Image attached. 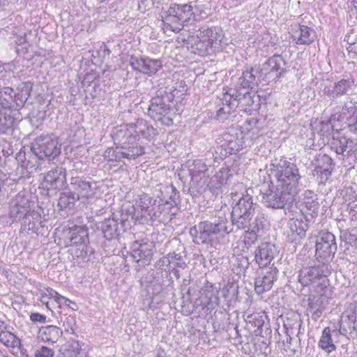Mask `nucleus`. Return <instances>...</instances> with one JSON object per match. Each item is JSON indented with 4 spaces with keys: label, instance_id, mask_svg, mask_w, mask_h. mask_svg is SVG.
I'll return each mask as SVG.
<instances>
[{
    "label": "nucleus",
    "instance_id": "f257e3e1",
    "mask_svg": "<svg viewBox=\"0 0 357 357\" xmlns=\"http://www.w3.org/2000/svg\"><path fill=\"white\" fill-rule=\"evenodd\" d=\"M268 188L262 195L266 207L283 208L293 203L300 190L301 176L296 165L284 158L275 159L266 166Z\"/></svg>",
    "mask_w": 357,
    "mask_h": 357
},
{
    "label": "nucleus",
    "instance_id": "f03ea898",
    "mask_svg": "<svg viewBox=\"0 0 357 357\" xmlns=\"http://www.w3.org/2000/svg\"><path fill=\"white\" fill-rule=\"evenodd\" d=\"M231 225L238 229H244V247L248 250L255 244L259 233L263 231L266 224L264 214L260 211L257 204L253 203L252 196L249 190L243 194L234 206L230 214Z\"/></svg>",
    "mask_w": 357,
    "mask_h": 357
},
{
    "label": "nucleus",
    "instance_id": "7ed1b4c3",
    "mask_svg": "<svg viewBox=\"0 0 357 357\" xmlns=\"http://www.w3.org/2000/svg\"><path fill=\"white\" fill-rule=\"evenodd\" d=\"M60 153L61 145L54 137L40 136L32 144L30 152L17 153L16 174L22 178H29L38 168L39 160H53Z\"/></svg>",
    "mask_w": 357,
    "mask_h": 357
},
{
    "label": "nucleus",
    "instance_id": "20e7f679",
    "mask_svg": "<svg viewBox=\"0 0 357 357\" xmlns=\"http://www.w3.org/2000/svg\"><path fill=\"white\" fill-rule=\"evenodd\" d=\"M231 231V225L225 212L220 211L213 219L201 221L191 227L190 234L197 245L216 247L225 243L227 236Z\"/></svg>",
    "mask_w": 357,
    "mask_h": 357
},
{
    "label": "nucleus",
    "instance_id": "39448f33",
    "mask_svg": "<svg viewBox=\"0 0 357 357\" xmlns=\"http://www.w3.org/2000/svg\"><path fill=\"white\" fill-rule=\"evenodd\" d=\"M357 85V71L354 63H348V70L335 81L326 80L321 84L318 102L325 107L331 106L338 98L347 95Z\"/></svg>",
    "mask_w": 357,
    "mask_h": 357
},
{
    "label": "nucleus",
    "instance_id": "423d86ee",
    "mask_svg": "<svg viewBox=\"0 0 357 357\" xmlns=\"http://www.w3.org/2000/svg\"><path fill=\"white\" fill-rule=\"evenodd\" d=\"M162 204L153 199L149 195L142 192L134 197L133 204L122 208V215L131 218L140 224H148L160 220Z\"/></svg>",
    "mask_w": 357,
    "mask_h": 357
},
{
    "label": "nucleus",
    "instance_id": "0eeeda50",
    "mask_svg": "<svg viewBox=\"0 0 357 357\" xmlns=\"http://www.w3.org/2000/svg\"><path fill=\"white\" fill-rule=\"evenodd\" d=\"M157 135V130L150 123L139 119L135 123L121 124L116 127L112 137L117 144L140 145L137 143L140 139L151 142Z\"/></svg>",
    "mask_w": 357,
    "mask_h": 357
},
{
    "label": "nucleus",
    "instance_id": "6e6552de",
    "mask_svg": "<svg viewBox=\"0 0 357 357\" xmlns=\"http://www.w3.org/2000/svg\"><path fill=\"white\" fill-rule=\"evenodd\" d=\"M347 336V335H357V302L350 304L342 314L340 321V328L331 330L329 327L324 328L319 341V347L327 353L335 350L333 337L338 334Z\"/></svg>",
    "mask_w": 357,
    "mask_h": 357
},
{
    "label": "nucleus",
    "instance_id": "1a4fd4ad",
    "mask_svg": "<svg viewBox=\"0 0 357 357\" xmlns=\"http://www.w3.org/2000/svg\"><path fill=\"white\" fill-rule=\"evenodd\" d=\"M224 32L219 26L202 27L192 39L191 52L195 54L205 56L224 48Z\"/></svg>",
    "mask_w": 357,
    "mask_h": 357
},
{
    "label": "nucleus",
    "instance_id": "9d476101",
    "mask_svg": "<svg viewBox=\"0 0 357 357\" xmlns=\"http://www.w3.org/2000/svg\"><path fill=\"white\" fill-rule=\"evenodd\" d=\"M241 91H226L222 93L220 107L217 111V119L224 121L227 119L231 112L237 107L246 113L251 114L252 110L256 109L257 105H255L254 96L251 91L246 94H242Z\"/></svg>",
    "mask_w": 357,
    "mask_h": 357
},
{
    "label": "nucleus",
    "instance_id": "9b49d317",
    "mask_svg": "<svg viewBox=\"0 0 357 357\" xmlns=\"http://www.w3.org/2000/svg\"><path fill=\"white\" fill-rule=\"evenodd\" d=\"M331 266L318 264L313 266L304 267L300 270L298 281L303 287H310L314 293H326L328 290V276L331 275Z\"/></svg>",
    "mask_w": 357,
    "mask_h": 357
},
{
    "label": "nucleus",
    "instance_id": "f8f14e48",
    "mask_svg": "<svg viewBox=\"0 0 357 357\" xmlns=\"http://www.w3.org/2000/svg\"><path fill=\"white\" fill-rule=\"evenodd\" d=\"M192 3L189 4H172L164 13L160 26L164 33L178 32L187 26L191 18L195 17Z\"/></svg>",
    "mask_w": 357,
    "mask_h": 357
},
{
    "label": "nucleus",
    "instance_id": "ddd939ff",
    "mask_svg": "<svg viewBox=\"0 0 357 357\" xmlns=\"http://www.w3.org/2000/svg\"><path fill=\"white\" fill-rule=\"evenodd\" d=\"M245 135L241 127H231L216 139L217 146L213 153L216 161L235 154L243 147Z\"/></svg>",
    "mask_w": 357,
    "mask_h": 357
},
{
    "label": "nucleus",
    "instance_id": "4468645a",
    "mask_svg": "<svg viewBox=\"0 0 357 357\" xmlns=\"http://www.w3.org/2000/svg\"><path fill=\"white\" fill-rule=\"evenodd\" d=\"M32 89L31 82H24L18 88L17 92L14 93L10 87H4L0 90V106L3 109L20 110L22 109Z\"/></svg>",
    "mask_w": 357,
    "mask_h": 357
},
{
    "label": "nucleus",
    "instance_id": "2eb2a0df",
    "mask_svg": "<svg viewBox=\"0 0 357 357\" xmlns=\"http://www.w3.org/2000/svg\"><path fill=\"white\" fill-rule=\"evenodd\" d=\"M119 144L120 146L108 148L105 151L103 157L106 161L121 162L124 159L132 160L146 153V148L143 145Z\"/></svg>",
    "mask_w": 357,
    "mask_h": 357
},
{
    "label": "nucleus",
    "instance_id": "dca6fc26",
    "mask_svg": "<svg viewBox=\"0 0 357 357\" xmlns=\"http://www.w3.org/2000/svg\"><path fill=\"white\" fill-rule=\"evenodd\" d=\"M330 149L335 152L340 159H351L357 160V139L347 138L343 134L336 132L328 142Z\"/></svg>",
    "mask_w": 357,
    "mask_h": 357
},
{
    "label": "nucleus",
    "instance_id": "f3484780",
    "mask_svg": "<svg viewBox=\"0 0 357 357\" xmlns=\"http://www.w3.org/2000/svg\"><path fill=\"white\" fill-rule=\"evenodd\" d=\"M337 248L335 235L329 231H321L316 241L315 257L319 264H329L335 256Z\"/></svg>",
    "mask_w": 357,
    "mask_h": 357
},
{
    "label": "nucleus",
    "instance_id": "a211bd4d",
    "mask_svg": "<svg viewBox=\"0 0 357 357\" xmlns=\"http://www.w3.org/2000/svg\"><path fill=\"white\" fill-rule=\"evenodd\" d=\"M169 97H160L158 95L152 98L148 108V115L156 121H160L162 124L169 126L173 123L171 117L172 108L166 100Z\"/></svg>",
    "mask_w": 357,
    "mask_h": 357
},
{
    "label": "nucleus",
    "instance_id": "6ab92c4d",
    "mask_svg": "<svg viewBox=\"0 0 357 357\" xmlns=\"http://www.w3.org/2000/svg\"><path fill=\"white\" fill-rule=\"evenodd\" d=\"M286 72V61L280 54H274L264 64L260 70L261 76L268 82H278Z\"/></svg>",
    "mask_w": 357,
    "mask_h": 357
},
{
    "label": "nucleus",
    "instance_id": "aec40b11",
    "mask_svg": "<svg viewBox=\"0 0 357 357\" xmlns=\"http://www.w3.org/2000/svg\"><path fill=\"white\" fill-rule=\"evenodd\" d=\"M99 186L96 181H89L86 179L72 176L70 182V190H71L79 200H89L96 197Z\"/></svg>",
    "mask_w": 357,
    "mask_h": 357
},
{
    "label": "nucleus",
    "instance_id": "412c9836",
    "mask_svg": "<svg viewBox=\"0 0 357 357\" xmlns=\"http://www.w3.org/2000/svg\"><path fill=\"white\" fill-rule=\"evenodd\" d=\"M219 290L211 283L207 284L201 289L199 296L195 302V305L201 307L206 312H211L215 310L220 303L218 296Z\"/></svg>",
    "mask_w": 357,
    "mask_h": 357
},
{
    "label": "nucleus",
    "instance_id": "4be33fe9",
    "mask_svg": "<svg viewBox=\"0 0 357 357\" xmlns=\"http://www.w3.org/2000/svg\"><path fill=\"white\" fill-rule=\"evenodd\" d=\"M31 211L30 201L22 192L18 193L10 203L9 216L13 222H21Z\"/></svg>",
    "mask_w": 357,
    "mask_h": 357
},
{
    "label": "nucleus",
    "instance_id": "5701e85b",
    "mask_svg": "<svg viewBox=\"0 0 357 357\" xmlns=\"http://www.w3.org/2000/svg\"><path fill=\"white\" fill-rule=\"evenodd\" d=\"M305 221L298 218H290L287 222L285 234L288 241L297 243L305 238L308 228L307 222L311 221L308 217H305Z\"/></svg>",
    "mask_w": 357,
    "mask_h": 357
},
{
    "label": "nucleus",
    "instance_id": "b1692460",
    "mask_svg": "<svg viewBox=\"0 0 357 357\" xmlns=\"http://www.w3.org/2000/svg\"><path fill=\"white\" fill-rule=\"evenodd\" d=\"M261 73L257 69L253 68H248L244 70L238 79L236 87L233 91H241L242 94H246L248 91L255 90L258 86Z\"/></svg>",
    "mask_w": 357,
    "mask_h": 357
},
{
    "label": "nucleus",
    "instance_id": "393cba45",
    "mask_svg": "<svg viewBox=\"0 0 357 357\" xmlns=\"http://www.w3.org/2000/svg\"><path fill=\"white\" fill-rule=\"evenodd\" d=\"M278 270L275 266L266 268L256 278L255 289L257 294H261L269 291L278 279Z\"/></svg>",
    "mask_w": 357,
    "mask_h": 357
},
{
    "label": "nucleus",
    "instance_id": "a878e982",
    "mask_svg": "<svg viewBox=\"0 0 357 357\" xmlns=\"http://www.w3.org/2000/svg\"><path fill=\"white\" fill-rule=\"evenodd\" d=\"M127 219L126 215H122L120 222L115 217L105 218L104 220L97 223V228L102 231L103 236L106 239L112 240L119 235L121 228Z\"/></svg>",
    "mask_w": 357,
    "mask_h": 357
},
{
    "label": "nucleus",
    "instance_id": "bb28decb",
    "mask_svg": "<svg viewBox=\"0 0 357 357\" xmlns=\"http://www.w3.org/2000/svg\"><path fill=\"white\" fill-rule=\"evenodd\" d=\"M313 175L316 176L320 183L328 181L335 167L333 160L327 154L319 155L314 164Z\"/></svg>",
    "mask_w": 357,
    "mask_h": 357
},
{
    "label": "nucleus",
    "instance_id": "cd10ccee",
    "mask_svg": "<svg viewBox=\"0 0 357 357\" xmlns=\"http://www.w3.org/2000/svg\"><path fill=\"white\" fill-rule=\"evenodd\" d=\"M66 183V170L62 167H56V168L49 171L44 178L43 186L47 189L60 190Z\"/></svg>",
    "mask_w": 357,
    "mask_h": 357
},
{
    "label": "nucleus",
    "instance_id": "c85d7f7f",
    "mask_svg": "<svg viewBox=\"0 0 357 357\" xmlns=\"http://www.w3.org/2000/svg\"><path fill=\"white\" fill-rule=\"evenodd\" d=\"M130 65L135 70L149 75L155 74L162 66L160 60L148 57L140 59L132 57Z\"/></svg>",
    "mask_w": 357,
    "mask_h": 357
},
{
    "label": "nucleus",
    "instance_id": "c756f323",
    "mask_svg": "<svg viewBox=\"0 0 357 357\" xmlns=\"http://www.w3.org/2000/svg\"><path fill=\"white\" fill-rule=\"evenodd\" d=\"M187 166L191 176V181L193 183H200L203 181V184H205L209 176L208 165L202 160L197 159L188 161Z\"/></svg>",
    "mask_w": 357,
    "mask_h": 357
},
{
    "label": "nucleus",
    "instance_id": "7c9ffc66",
    "mask_svg": "<svg viewBox=\"0 0 357 357\" xmlns=\"http://www.w3.org/2000/svg\"><path fill=\"white\" fill-rule=\"evenodd\" d=\"M275 254L276 249L274 244L262 243L255 252V260L260 268L266 267L271 264Z\"/></svg>",
    "mask_w": 357,
    "mask_h": 357
},
{
    "label": "nucleus",
    "instance_id": "2f4dec72",
    "mask_svg": "<svg viewBox=\"0 0 357 357\" xmlns=\"http://www.w3.org/2000/svg\"><path fill=\"white\" fill-rule=\"evenodd\" d=\"M309 297V303L307 308L308 314H310L312 319L317 321L322 315L325 305L327 301L326 293H315Z\"/></svg>",
    "mask_w": 357,
    "mask_h": 357
},
{
    "label": "nucleus",
    "instance_id": "473e14b6",
    "mask_svg": "<svg viewBox=\"0 0 357 357\" xmlns=\"http://www.w3.org/2000/svg\"><path fill=\"white\" fill-rule=\"evenodd\" d=\"M42 211L43 209L41 207H38L36 211H31L26 215L24 218H23L21 221L22 232H25L26 234H29V232L37 233L39 227H43V225H42Z\"/></svg>",
    "mask_w": 357,
    "mask_h": 357
},
{
    "label": "nucleus",
    "instance_id": "72a5a7b5",
    "mask_svg": "<svg viewBox=\"0 0 357 357\" xmlns=\"http://www.w3.org/2000/svg\"><path fill=\"white\" fill-rule=\"evenodd\" d=\"M299 204L302 207L301 211L308 213L310 215V219H312L314 215H317L319 204L317 195L312 190L304 191L300 197Z\"/></svg>",
    "mask_w": 357,
    "mask_h": 357
},
{
    "label": "nucleus",
    "instance_id": "f704fd0d",
    "mask_svg": "<svg viewBox=\"0 0 357 357\" xmlns=\"http://www.w3.org/2000/svg\"><path fill=\"white\" fill-rule=\"evenodd\" d=\"M293 40L297 45H310L317 38L315 31L307 26L298 24L291 29Z\"/></svg>",
    "mask_w": 357,
    "mask_h": 357
},
{
    "label": "nucleus",
    "instance_id": "c9c22d12",
    "mask_svg": "<svg viewBox=\"0 0 357 357\" xmlns=\"http://www.w3.org/2000/svg\"><path fill=\"white\" fill-rule=\"evenodd\" d=\"M131 256L139 266L149 264L152 257V251L147 244L134 242L131 247Z\"/></svg>",
    "mask_w": 357,
    "mask_h": 357
},
{
    "label": "nucleus",
    "instance_id": "e433bc0d",
    "mask_svg": "<svg viewBox=\"0 0 357 357\" xmlns=\"http://www.w3.org/2000/svg\"><path fill=\"white\" fill-rule=\"evenodd\" d=\"M232 176L233 174L231 169L227 167H222L211 178L207 186L214 192L223 185L229 184V181Z\"/></svg>",
    "mask_w": 357,
    "mask_h": 357
},
{
    "label": "nucleus",
    "instance_id": "4c0bfd02",
    "mask_svg": "<svg viewBox=\"0 0 357 357\" xmlns=\"http://www.w3.org/2000/svg\"><path fill=\"white\" fill-rule=\"evenodd\" d=\"M162 197L158 202L160 204H162V212L164 210V205H168L171 208L176 206L178 203L179 192L172 185H168L163 187L161 190Z\"/></svg>",
    "mask_w": 357,
    "mask_h": 357
},
{
    "label": "nucleus",
    "instance_id": "58836bf2",
    "mask_svg": "<svg viewBox=\"0 0 357 357\" xmlns=\"http://www.w3.org/2000/svg\"><path fill=\"white\" fill-rule=\"evenodd\" d=\"M70 245H85L89 242L88 230L85 227L77 226L67 233Z\"/></svg>",
    "mask_w": 357,
    "mask_h": 357
},
{
    "label": "nucleus",
    "instance_id": "ea45409f",
    "mask_svg": "<svg viewBox=\"0 0 357 357\" xmlns=\"http://www.w3.org/2000/svg\"><path fill=\"white\" fill-rule=\"evenodd\" d=\"M61 335V330L56 326H43L39 330V337L45 342L55 343Z\"/></svg>",
    "mask_w": 357,
    "mask_h": 357
},
{
    "label": "nucleus",
    "instance_id": "a19ab883",
    "mask_svg": "<svg viewBox=\"0 0 357 357\" xmlns=\"http://www.w3.org/2000/svg\"><path fill=\"white\" fill-rule=\"evenodd\" d=\"M247 326L250 330H252L253 332L258 335L262 331V326H264V321L261 315L259 313H253L251 314L246 315L245 319Z\"/></svg>",
    "mask_w": 357,
    "mask_h": 357
},
{
    "label": "nucleus",
    "instance_id": "79ce46f5",
    "mask_svg": "<svg viewBox=\"0 0 357 357\" xmlns=\"http://www.w3.org/2000/svg\"><path fill=\"white\" fill-rule=\"evenodd\" d=\"M47 291L49 293V295L52 296V298H54V301L58 304L59 307L66 306L74 311L77 310V305L75 302L59 294L57 291L52 289V288H47Z\"/></svg>",
    "mask_w": 357,
    "mask_h": 357
},
{
    "label": "nucleus",
    "instance_id": "37998d69",
    "mask_svg": "<svg viewBox=\"0 0 357 357\" xmlns=\"http://www.w3.org/2000/svg\"><path fill=\"white\" fill-rule=\"evenodd\" d=\"M0 342L8 348L20 347V340L14 333L5 330L0 332Z\"/></svg>",
    "mask_w": 357,
    "mask_h": 357
},
{
    "label": "nucleus",
    "instance_id": "c03bdc74",
    "mask_svg": "<svg viewBox=\"0 0 357 357\" xmlns=\"http://www.w3.org/2000/svg\"><path fill=\"white\" fill-rule=\"evenodd\" d=\"M71 190L61 193L58 201V206L60 209L63 210L73 207L75 202L79 200Z\"/></svg>",
    "mask_w": 357,
    "mask_h": 357
},
{
    "label": "nucleus",
    "instance_id": "a18cd8bd",
    "mask_svg": "<svg viewBox=\"0 0 357 357\" xmlns=\"http://www.w3.org/2000/svg\"><path fill=\"white\" fill-rule=\"evenodd\" d=\"M60 321L66 333L74 334L76 321L74 316L63 314L61 315Z\"/></svg>",
    "mask_w": 357,
    "mask_h": 357
},
{
    "label": "nucleus",
    "instance_id": "49530a36",
    "mask_svg": "<svg viewBox=\"0 0 357 357\" xmlns=\"http://www.w3.org/2000/svg\"><path fill=\"white\" fill-rule=\"evenodd\" d=\"M232 271L236 274H241L249 267V261L247 257L240 256L234 259Z\"/></svg>",
    "mask_w": 357,
    "mask_h": 357
},
{
    "label": "nucleus",
    "instance_id": "de8ad7c7",
    "mask_svg": "<svg viewBox=\"0 0 357 357\" xmlns=\"http://www.w3.org/2000/svg\"><path fill=\"white\" fill-rule=\"evenodd\" d=\"M284 328L286 330V334L287 335V342H290L291 340V335H294L301 328V323L299 321L295 320L293 323H291L288 319L284 322Z\"/></svg>",
    "mask_w": 357,
    "mask_h": 357
},
{
    "label": "nucleus",
    "instance_id": "09e8293b",
    "mask_svg": "<svg viewBox=\"0 0 357 357\" xmlns=\"http://www.w3.org/2000/svg\"><path fill=\"white\" fill-rule=\"evenodd\" d=\"M170 268H181L184 269L186 267V263L183 259V257L181 254H178L176 252L170 253Z\"/></svg>",
    "mask_w": 357,
    "mask_h": 357
},
{
    "label": "nucleus",
    "instance_id": "8fccbe9b",
    "mask_svg": "<svg viewBox=\"0 0 357 357\" xmlns=\"http://www.w3.org/2000/svg\"><path fill=\"white\" fill-rule=\"evenodd\" d=\"M162 278L163 275L161 271L155 273L153 280L151 282L154 294H158L164 290L163 284H162Z\"/></svg>",
    "mask_w": 357,
    "mask_h": 357
},
{
    "label": "nucleus",
    "instance_id": "3c124183",
    "mask_svg": "<svg viewBox=\"0 0 357 357\" xmlns=\"http://www.w3.org/2000/svg\"><path fill=\"white\" fill-rule=\"evenodd\" d=\"M356 111H357V100H355V98L352 97L348 98L342 107L343 114H345L347 112L350 115H354Z\"/></svg>",
    "mask_w": 357,
    "mask_h": 357
},
{
    "label": "nucleus",
    "instance_id": "603ef678",
    "mask_svg": "<svg viewBox=\"0 0 357 357\" xmlns=\"http://www.w3.org/2000/svg\"><path fill=\"white\" fill-rule=\"evenodd\" d=\"M14 124L13 119L10 116H0V132L6 133L12 129Z\"/></svg>",
    "mask_w": 357,
    "mask_h": 357
},
{
    "label": "nucleus",
    "instance_id": "864d4df0",
    "mask_svg": "<svg viewBox=\"0 0 357 357\" xmlns=\"http://www.w3.org/2000/svg\"><path fill=\"white\" fill-rule=\"evenodd\" d=\"M347 123L349 131L357 135V111L354 112V115H350L347 118Z\"/></svg>",
    "mask_w": 357,
    "mask_h": 357
},
{
    "label": "nucleus",
    "instance_id": "5fc2aeb1",
    "mask_svg": "<svg viewBox=\"0 0 357 357\" xmlns=\"http://www.w3.org/2000/svg\"><path fill=\"white\" fill-rule=\"evenodd\" d=\"M177 86H174V90L170 89V93L172 94V98L178 97L181 98L182 96L184 95L185 92V86L184 84V82L181 81L180 83H176Z\"/></svg>",
    "mask_w": 357,
    "mask_h": 357
},
{
    "label": "nucleus",
    "instance_id": "6e6d98bb",
    "mask_svg": "<svg viewBox=\"0 0 357 357\" xmlns=\"http://www.w3.org/2000/svg\"><path fill=\"white\" fill-rule=\"evenodd\" d=\"M54 351L47 347L43 346L35 351V357H53Z\"/></svg>",
    "mask_w": 357,
    "mask_h": 357
},
{
    "label": "nucleus",
    "instance_id": "4d7b16f0",
    "mask_svg": "<svg viewBox=\"0 0 357 357\" xmlns=\"http://www.w3.org/2000/svg\"><path fill=\"white\" fill-rule=\"evenodd\" d=\"M29 319L34 324H45L47 317L38 312H32L29 315Z\"/></svg>",
    "mask_w": 357,
    "mask_h": 357
},
{
    "label": "nucleus",
    "instance_id": "13d9d810",
    "mask_svg": "<svg viewBox=\"0 0 357 357\" xmlns=\"http://www.w3.org/2000/svg\"><path fill=\"white\" fill-rule=\"evenodd\" d=\"M82 353V350L78 347V344H77L73 349H66L63 352V357H81Z\"/></svg>",
    "mask_w": 357,
    "mask_h": 357
},
{
    "label": "nucleus",
    "instance_id": "bf43d9fd",
    "mask_svg": "<svg viewBox=\"0 0 357 357\" xmlns=\"http://www.w3.org/2000/svg\"><path fill=\"white\" fill-rule=\"evenodd\" d=\"M170 263V253L167 255L165 257L161 258L157 262V266L162 270L165 266H169Z\"/></svg>",
    "mask_w": 357,
    "mask_h": 357
},
{
    "label": "nucleus",
    "instance_id": "052dcab7",
    "mask_svg": "<svg viewBox=\"0 0 357 357\" xmlns=\"http://www.w3.org/2000/svg\"><path fill=\"white\" fill-rule=\"evenodd\" d=\"M46 291H47L46 290ZM50 298H52V297L49 295L48 292H46V293L41 292V293H40L39 301L43 304L45 305L46 307L47 308H49V309H50V306H49V301H48Z\"/></svg>",
    "mask_w": 357,
    "mask_h": 357
},
{
    "label": "nucleus",
    "instance_id": "680f3d73",
    "mask_svg": "<svg viewBox=\"0 0 357 357\" xmlns=\"http://www.w3.org/2000/svg\"><path fill=\"white\" fill-rule=\"evenodd\" d=\"M349 215L351 221H357V204L350 206Z\"/></svg>",
    "mask_w": 357,
    "mask_h": 357
},
{
    "label": "nucleus",
    "instance_id": "e2e57ef3",
    "mask_svg": "<svg viewBox=\"0 0 357 357\" xmlns=\"http://www.w3.org/2000/svg\"><path fill=\"white\" fill-rule=\"evenodd\" d=\"M349 6L357 11V0H349Z\"/></svg>",
    "mask_w": 357,
    "mask_h": 357
},
{
    "label": "nucleus",
    "instance_id": "0e129e2a",
    "mask_svg": "<svg viewBox=\"0 0 357 357\" xmlns=\"http://www.w3.org/2000/svg\"><path fill=\"white\" fill-rule=\"evenodd\" d=\"M171 273L174 276L176 277L177 279H178L180 278V274H179V271L177 268H172V271H171Z\"/></svg>",
    "mask_w": 357,
    "mask_h": 357
},
{
    "label": "nucleus",
    "instance_id": "69168bd1",
    "mask_svg": "<svg viewBox=\"0 0 357 357\" xmlns=\"http://www.w3.org/2000/svg\"><path fill=\"white\" fill-rule=\"evenodd\" d=\"M1 328H4L6 329V324L3 321H1L0 320V329Z\"/></svg>",
    "mask_w": 357,
    "mask_h": 357
},
{
    "label": "nucleus",
    "instance_id": "338daca9",
    "mask_svg": "<svg viewBox=\"0 0 357 357\" xmlns=\"http://www.w3.org/2000/svg\"><path fill=\"white\" fill-rule=\"evenodd\" d=\"M165 356V354L163 351H161L160 352H158V354H157V356L155 357H164Z\"/></svg>",
    "mask_w": 357,
    "mask_h": 357
},
{
    "label": "nucleus",
    "instance_id": "774afa93",
    "mask_svg": "<svg viewBox=\"0 0 357 357\" xmlns=\"http://www.w3.org/2000/svg\"><path fill=\"white\" fill-rule=\"evenodd\" d=\"M7 0H0V6L1 5H4L5 4V2Z\"/></svg>",
    "mask_w": 357,
    "mask_h": 357
}]
</instances>
